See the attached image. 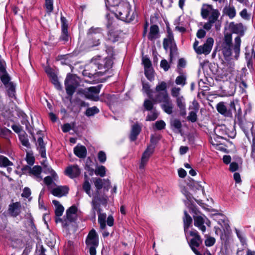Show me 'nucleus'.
<instances>
[{
    "instance_id": "obj_1",
    "label": "nucleus",
    "mask_w": 255,
    "mask_h": 255,
    "mask_svg": "<svg viewBox=\"0 0 255 255\" xmlns=\"http://www.w3.org/2000/svg\"><path fill=\"white\" fill-rule=\"evenodd\" d=\"M103 29L100 27H91L88 29L86 38L88 48H94L101 44V39L103 36Z\"/></svg>"
},
{
    "instance_id": "obj_2",
    "label": "nucleus",
    "mask_w": 255,
    "mask_h": 255,
    "mask_svg": "<svg viewBox=\"0 0 255 255\" xmlns=\"http://www.w3.org/2000/svg\"><path fill=\"white\" fill-rule=\"evenodd\" d=\"M214 132L216 136V140L219 138L227 140V137L233 138L236 134L234 130L230 131L225 125L217 126L214 129Z\"/></svg>"
},
{
    "instance_id": "obj_3",
    "label": "nucleus",
    "mask_w": 255,
    "mask_h": 255,
    "mask_svg": "<svg viewBox=\"0 0 255 255\" xmlns=\"http://www.w3.org/2000/svg\"><path fill=\"white\" fill-rule=\"evenodd\" d=\"M65 87L67 94L72 96L75 93L79 83L75 75L68 73L65 80Z\"/></svg>"
},
{
    "instance_id": "obj_4",
    "label": "nucleus",
    "mask_w": 255,
    "mask_h": 255,
    "mask_svg": "<svg viewBox=\"0 0 255 255\" xmlns=\"http://www.w3.org/2000/svg\"><path fill=\"white\" fill-rule=\"evenodd\" d=\"M113 63L112 57H106L103 60L91 63V67H96L99 70H104L97 73L98 76H103L112 68Z\"/></svg>"
},
{
    "instance_id": "obj_5",
    "label": "nucleus",
    "mask_w": 255,
    "mask_h": 255,
    "mask_svg": "<svg viewBox=\"0 0 255 255\" xmlns=\"http://www.w3.org/2000/svg\"><path fill=\"white\" fill-rule=\"evenodd\" d=\"M214 42V40L212 37H208L203 45L198 46L199 41L195 40L193 45V48L197 54H204L205 55H208L212 50Z\"/></svg>"
},
{
    "instance_id": "obj_6",
    "label": "nucleus",
    "mask_w": 255,
    "mask_h": 255,
    "mask_svg": "<svg viewBox=\"0 0 255 255\" xmlns=\"http://www.w3.org/2000/svg\"><path fill=\"white\" fill-rule=\"evenodd\" d=\"M112 22L109 19L106 25L107 27L109 29L107 33V40L113 43L118 42L121 39L122 31L117 29L115 28L111 27Z\"/></svg>"
},
{
    "instance_id": "obj_7",
    "label": "nucleus",
    "mask_w": 255,
    "mask_h": 255,
    "mask_svg": "<svg viewBox=\"0 0 255 255\" xmlns=\"http://www.w3.org/2000/svg\"><path fill=\"white\" fill-rule=\"evenodd\" d=\"M130 7L129 5H121L116 10L117 17L123 21L129 22L133 19L129 16Z\"/></svg>"
},
{
    "instance_id": "obj_8",
    "label": "nucleus",
    "mask_w": 255,
    "mask_h": 255,
    "mask_svg": "<svg viewBox=\"0 0 255 255\" xmlns=\"http://www.w3.org/2000/svg\"><path fill=\"white\" fill-rule=\"evenodd\" d=\"M77 54L76 52L65 55H59L56 59L58 61H60L62 65H65L71 67L72 65L76 64V60Z\"/></svg>"
},
{
    "instance_id": "obj_9",
    "label": "nucleus",
    "mask_w": 255,
    "mask_h": 255,
    "mask_svg": "<svg viewBox=\"0 0 255 255\" xmlns=\"http://www.w3.org/2000/svg\"><path fill=\"white\" fill-rule=\"evenodd\" d=\"M98 198H100V199L95 198V195L94 196L91 204L92 209L93 212V215L95 217L96 216L95 212L97 211L98 215L101 213L102 209L101 208L100 204L104 206H106L107 204V197L104 196H97Z\"/></svg>"
},
{
    "instance_id": "obj_10",
    "label": "nucleus",
    "mask_w": 255,
    "mask_h": 255,
    "mask_svg": "<svg viewBox=\"0 0 255 255\" xmlns=\"http://www.w3.org/2000/svg\"><path fill=\"white\" fill-rule=\"evenodd\" d=\"M246 114V112L243 115L242 109L240 107H239L237 112H235V119H234V124H238L240 128L245 132V124L246 121V119L245 117V115Z\"/></svg>"
},
{
    "instance_id": "obj_11",
    "label": "nucleus",
    "mask_w": 255,
    "mask_h": 255,
    "mask_svg": "<svg viewBox=\"0 0 255 255\" xmlns=\"http://www.w3.org/2000/svg\"><path fill=\"white\" fill-rule=\"evenodd\" d=\"M102 87V85L101 84L98 85L96 86L90 87L88 89V91L85 92L84 94L85 97L88 99L93 100L95 101H98L99 99V96H95L93 94H99Z\"/></svg>"
},
{
    "instance_id": "obj_12",
    "label": "nucleus",
    "mask_w": 255,
    "mask_h": 255,
    "mask_svg": "<svg viewBox=\"0 0 255 255\" xmlns=\"http://www.w3.org/2000/svg\"><path fill=\"white\" fill-rule=\"evenodd\" d=\"M85 243L87 246L99 245V237L95 229H92L89 232L85 241Z\"/></svg>"
},
{
    "instance_id": "obj_13",
    "label": "nucleus",
    "mask_w": 255,
    "mask_h": 255,
    "mask_svg": "<svg viewBox=\"0 0 255 255\" xmlns=\"http://www.w3.org/2000/svg\"><path fill=\"white\" fill-rule=\"evenodd\" d=\"M190 235L193 237V238L191 239L189 243L190 248L199 247L202 243V240L198 232L195 230L191 231L190 232Z\"/></svg>"
},
{
    "instance_id": "obj_14",
    "label": "nucleus",
    "mask_w": 255,
    "mask_h": 255,
    "mask_svg": "<svg viewBox=\"0 0 255 255\" xmlns=\"http://www.w3.org/2000/svg\"><path fill=\"white\" fill-rule=\"evenodd\" d=\"M21 203L16 202L11 203L8 206V211L10 216L15 218L21 213Z\"/></svg>"
},
{
    "instance_id": "obj_15",
    "label": "nucleus",
    "mask_w": 255,
    "mask_h": 255,
    "mask_svg": "<svg viewBox=\"0 0 255 255\" xmlns=\"http://www.w3.org/2000/svg\"><path fill=\"white\" fill-rule=\"evenodd\" d=\"M154 98H152L153 102L155 103H164L168 104L170 103V98L167 92H157Z\"/></svg>"
},
{
    "instance_id": "obj_16",
    "label": "nucleus",
    "mask_w": 255,
    "mask_h": 255,
    "mask_svg": "<svg viewBox=\"0 0 255 255\" xmlns=\"http://www.w3.org/2000/svg\"><path fill=\"white\" fill-rule=\"evenodd\" d=\"M65 174L71 178H74L78 177L80 174L81 171L78 165H74L72 166H68L65 170Z\"/></svg>"
},
{
    "instance_id": "obj_17",
    "label": "nucleus",
    "mask_w": 255,
    "mask_h": 255,
    "mask_svg": "<svg viewBox=\"0 0 255 255\" xmlns=\"http://www.w3.org/2000/svg\"><path fill=\"white\" fill-rule=\"evenodd\" d=\"M69 188L67 186H59L53 189L51 193L56 197H61L68 194Z\"/></svg>"
},
{
    "instance_id": "obj_18",
    "label": "nucleus",
    "mask_w": 255,
    "mask_h": 255,
    "mask_svg": "<svg viewBox=\"0 0 255 255\" xmlns=\"http://www.w3.org/2000/svg\"><path fill=\"white\" fill-rule=\"evenodd\" d=\"M229 28L234 33L239 34L241 36L244 35L245 29L242 23L235 24L234 22H231L229 24Z\"/></svg>"
},
{
    "instance_id": "obj_19",
    "label": "nucleus",
    "mask_w": 255,
    "mask_h": 255,
    "mask_svg": "<svg viewBox=\"0 0 255 255\" xmlns=\"http://www.w3.org/2000/svg\"><path fill=\"white\" fill-rule=\"evenodd\" d=\"M216 109L219 113L226 117L232 118L233 117L232 112H231L230 110H227V107L223 102L217 104Z\"/></svg>"
},
{
    "instance_id": "obj_20",
    "label": "nucleus",
    "mask_w": 255,
    "mask_h": 255,
    "mask_svg": "<svg viewBox=\"0 0 255 255\" xmlns=\"http://www.w3.org/2000/svg\"><path fill=\"white\" fill-rule=\"evenodd\" d=\"M159 37V28L157 25H151L150 27L149 32L147 35L148 39L153 41Z\"/></svg>"
},
{
    "instance_id": "obj_21",
    "label": "nucleus",
    "mask_w": 255,
    "mask_h": 255,
    "mask_svg": "<svg viewBox=\"0 0 255 255\" xmlns=\"http://www.w3.org/2000/svg\"><path fill=\"white\" fill-rule=\"evenodd\" d=\"M141 130V128L138 124L136 123L132 125L129 135L130 140L131 141H134L136 140Z\"/></svg>"
},
{
    "instance_id": "obj_22",
    "label": "nucleus",
    "mask_w": 255,
    "mask_h": 255,
    "mask_svg": "<svg viewBox=\"0 0 255 255\" xmlns=\"http://www.w3.org/2000/svg\"><path fill=\"white\" fill-rule=\"evenodd\" d=\"M149 148L150 147H147L142 154L140 163L139 166V169L144 168L145 165L148 161L150 156L153 153L151 152V150H150Z\"/></svg>"
},
{
    "instance_id": "obj_23",
    "label": "nucleus",
    "mask_w": 255,
    "mask_h": 255,
    "mask_svg": "<svg viewBox=\"0 0 255 255\" xmlns=\"http://www.w3.org/2000/svg\"><path fill=\"white\" fill-rule=\"evenodd\" d=\"M193 104L195 111L190 112L188 116L187 117V119L188 121L192 123H195L197 120V113L199 110V105L198 103L196 101H194L193 102Z\"/></svg>"
},
{
    "instance_id": "obj_24",
    "label": "nucleus",
    "mask_w": 255,
    "mask_h": 255,
    "mask_svg": "<svg viewBox=\"0 0 255 255\" xmlns=\"http://www.w3.org/2000/svg\"><path fill=\"white\" fill-rule=\"evenodd\" d=\"M74 153L79 158H84L87 155V150L85 146L77 145L74 148Z\"/></svg>"
},
{
    "instance_id": "obj_25",
    "label": "nucleus",
    "mask_w": 255,
    "mask_h": 255,
    "mask_svg": "<svg viewBox=\"0 0 255 255\" xmlns=\"http://www.w3.org/2000/svg\"><path fill=\"white\" fill-rule=\"evenodd\" d=\"M104 180L100 178H95L94 180V185L96 188L95 192V198L98 199L97 196H100V190L103 188ZM100 199V198H98Z\"/></svg>"
},
{
    "instance_id": "obj_26",
    "label": "nucleus",
    "mask_w": 255,
    "mask_h": 255,
    "mask_svg": "<svg viewBox=\"0 0 255 255\" xmlns=\"http://www.w3.org/2000/svg\"><path fill=\"white\" fill-rule=\"evenodd\" d=\"M43 135L39 136L37 139L38 149L42 158H46L45 143L43 141Z\"/></svg>"
},
{
    "instance_id": "obj_27",
    "label": "nucleus",
    "mask_w": 255,
    "mask_h": 255,
    "mask_svg": "<svg viewBox=\"0 0 255 255\" xmlns=\"http://www.w3.org/2000/svg\"><path fill=\"white\" fill-rule=\"evenodd\" d=\"M161 135H154L153 134L151 135L150 138V144L147 147H150L149 149L151 150V152L153 153L155 146L158 143V142L161 139Z\"/></svg>"
},
{
    "instance_id": "obj_28",
    "label": "nucleus",
    "mask_w": 255,
    "mask_h": 255,
    "mask_svg": "<svg viewBox=\"0 0 255 255\" xmlns=\"http://www.w3.org/2000/svg\"><path fill=\"white\" fill-rule=\"evenodd\" d=\"M71 36L68 31L61 30V34L59 37L58 41L62 44H66L70 41Z\"/></svg>"
},
{
    "instance_id": "obj_29",
    "label": "nucleus",
    "mask_w": 255,
    "mask_h": 255,
    "mask_svg": "<svg viewBox=\"0 0 255 255\" xmlns=\"http://www.w3.org/2000/svg\"><path fill=\"white\" fill-rule=\"evenodd\" d=\"M52 203L55 207V214L56 217H60L62 215L64 208L61 205L59 201L56 200L52 201Z\"/></svg>"
},
{
    "instance_id": "obj_30",
    "label": "nucleus",
    "mask_w": 255,
    "mask_h": 255,
    "mask_svg": "<svg viewBox=\"0 0 255 255\" xmlns=\"http://www.w3.org/2000/svg\"><path fill=\"white\" fill-rule=\"evenodd\" d=\"M241 43V39L240 36H238L235 39V44L233 47V50L235 53V58L236 59H237L239 56Z\"/></svg>"
},
{
    "instance_id": "obj_31",
    "label": "nucleus",
    "mask_w": 255,
    "mask_h": 255,
    "mask_svg": "<svg viewBox=\"0 0 255 255\" xmlns=\"http://www.w3.org/2000/svg\"><path fill=\"white\" fill-rule=\"evenodd\" d=\"M43 165V172L45 174H50L52 177L53 178L54 180H56L58 178V176L57 173L55 172V171L51 167V166H48L46 164H45V161H44L42 163Z\"/></svg>"
},
{
    "instance_id": "obj_32",
    "label": "nucleus",
    "mask_w": 255,
    "mask_h": 255,
    "mask_svg": "<svg viewBox=\"0 0 255 255\" xmlns=\"http://www.w3.org/2000/svg\"><path fill=\"white\" fill-rule=\"evenodd\" d=\"M18 136L19 139L23 146H24L28 148H30L31 147L27 135L25 131H23V133L19 134Z\"/></svg>"
},
{
    "instance_id": "obj_33",
    "label": "nucleus",
    "mask_w": 255,
    "mask_h": 255,
    "mask_svg": "<svg viewBox=\"0 0 255 255\" xmlns=\"http://www.w3.org/2000/svg\"><path fill=\"white\" fill-rule=\"evenodd\" d=\"M184 217L183 218L184 228L186 230L189 228L192 223V219L186 211H184Z\"/></svg>"
},
{
    "instance_id": "obj_34",
    "label": "nucleus",
    "mask_w": 255,
    "mask_h": 255,
    "mask_svg": "<svg viewBox=\"0 0 255 255\" xmlns=\"http://www.w3.org/2000/svg\"><path fill=\"white\" fill-rule=\"evenodd\" d=\"M223 12L224 14L228 16L230 19H233L235 17L236 14V9L234 6H226L223 9Z\"/></svg>"
},
{
    "instance_id": "obj_35",
    "label": "nucleus",
    "mask_w": 255,
    "mask_h": 255,
    "mask_svg": "<svg viewBox=\"0 0 255 255\" xmlns=\"http://www.w3.org/2000/svg\"><path fill=\"white\" fill-rule=\"evenodd\" d=\"M50 81L54 85L55 88L58 90H62V87L59 82L57 75L55 74L49 77Z\"/></svg>"
},
{
    "instance_id": "obj_36",
    "label": "nucleus",
    "mask_w": 255,
    "mask_h": 255,
    "mask_svg": "<svg viewBox=\"0 0 255 255\" xmlns=\"http://www.w3.org/2000/svg\"><path fill=\"white\" fill-rule=\"evenodd\" d=\"M12 165L13 163L10 161L7 157L3 155H0V167H6Z\"/></svg>"
},
{
    "instance_id": "obj_37",
    "label": "nucleus",
    "mask_w": 255,
    "mask_h": 255,
    "mask_svg": "<svg viewBox=\"0 0 255 255\" xmlns=\"http://www.w3.org/2000/svg\"><path fill=\"white\" fill-rule=\"evenodd\" d=\"M99 112V109L97 107L93 106L91 108H87L85 112V115L87 117H90L91 116H93L97 114H98Z\"/></svg>"
},
{
    "instance_id": "obj_38",
    "label": "nucleus",
    "mask_w": 255,
    "mask_h": 255,
    "mask_svg": "<svg viewBox=\"0 0 255 255\" xmlns=\"http://www.w3.org/2000/svg\"><path fill=\"white\" fill-rule=\"evenodd\" d=\"M151 99H152V98L151 97ZM156 103L153 102L152 100L145 99L144 101L143 106L145 110L151 111L153 109L154 104Z\"/></svg>"
},
{
    "instance_id": "obj_39",
    "label": "nucleus",
    "mask_w": 255,
    "mask_h": 255,
    "mask_svg": "<svg viewBox=\"0 0 255 255\" xmlns=\"http://www.w3.org/2000/svg\"><path fill=\"white\" fill-rule=\"evenodd\" d=\"M187 199L189 201L188 208L189 209V212L190 213H193L195 215H198V214L200 213L197 208V207L193 203V202L191 201V200L189 199L188 197Z\"/></svg>"
},
{
    "instance_id": "obj_40",
    "label": "nucleus",
    "mask_w": 255,
    "mask_h": 255,
    "mask_svg": "<svg viewBox=\"0 0 255 255\" xmlns=\"http://www.w3.org/2000/svg\"><path fill=\"white\" fill-rule=\"evenodd\" d=\"M1 73L2 74L0 76V80L5 86H6L10 82V77L6 70L5 72H1Z\"/></svg>"
},
{
    "instance_id": "obj_41",
    "label": "nucleus",
    "mask_w": 255,
    "mask_h": 255,
    "mask_svg": "<svg viewBox=\"0 0 255 255\" xmlns=\"http://www.w3.org/2000/svg\"><path fill=\"white\" fill-rule=\"evenodd\" d=\"M169 49H170V54H169L170 61L172 62L174 56L178 54V51H177L178 48H177L176 43H173L172 45H171L169 47Z\"/></svg>"
},
{
    "instance_id": "obj_42",
    "label": "nucleus",
    "mask_w": 255,
    "mask_h": 255,
    "mask_svg": "<svg viewBox=\"0 0 255 255\" xmlns=\"http://www.w3.org/2000/svg\"><path fill=\"white\" fill-rule=\"evenodd\" d=\"M106 214L105 213L100 214L98 215V222L100 225L101 229H104L106 228Z\"/></svg>"
},
{
    "instance_id": "obj_43",
    "label": "nucleus",
    "mask_w": 255,
    "mask_h": 255,
    "mask_svg": "<svg viewBox=\"0 0 255 255\" xmlns=\"http://www.w3.org/2000/svg\"><path fill=\"white\" fill-rule=\"evenodd\" d=\"M162 110L167 114H171L172 113L173 106L171 100L168 104L164 103L161 106Z\"/></svg>"
},
{
    "instance_id": "obj_44",
    "label": "nucleus",
    "mask_w": 255,
    "mask_h": 255,
    "mask_svg": "<svg viewBox=\"0 0 255 255\" xmlns=\"http://www.w3.org/2000/svg\"><path fill=\"white\" fill-rule=\"evenodd\" d=\"M46 13L50 14L53 10V0H45Z\"/></svg>"
},
{
    "instance_id": "obj_45",
    "label": "nucleus",
    "mask_w": 255,
    "mask_h": 255,
    "mask_svg": "<svg viewBox=\"0 0 255 255\" xmlns=\"http://www.w3.org/2000/svg\"><path fill=\"white\" fill-rule=\"evenodd\" d=\"M106 168L103 165L98 166L95 170V174L96 175H99L101 177H103L106 175Z\"/></svg>"
},
{
    "instance_id": "obj_46",
    "label": "nucleus",
    "mask_w": 255,
    "mask_h": 255,
    "mask_svg": "<svg viewBox=\"0 0 255 255\" xmlns=\"http://www.w3.org/2000/svg\"><path fill=\"white\" fill-rule=\"evenodd\" d=\"M223 46H232V36L231 33L225 34Z\"/></svg>"
},
{
    "instance_id": "obj_47",
    "label": "nucleus",
    "mask_w": 255,
    "mask_h": 255,
    "mask_svg": "<svg viewBox=\"0 0 255 255\" xmlns=\"http://www.w3.org/2000/svg\"><path fill=\"white\" fill-rule=\"evenodd\" d=\"M232 46H223L222 52L226 59L229 58L232 55Z\"/></svg>"
},
{
    "instance_id": "obj_48",
    "label": "nucleus",
    "mask_w": 255,
    "mask_h": 255,
    "mask_svg": "<svg viewBox=\"0 0 255 255\" xmlns=\"http://www.w3.org/2000/svg\"><path fill=\"white\" fill-rule=\"evenodd\" d=\"M219 15V12L217 9L213 10L209 17V21H210V23H215L218 18Z\"/></svg>"
},
{
    "instance_id": "obj_49",
    "label": "nucleus",
    "mask_w": 255,
    "mask_h": 255,
    "mask_svg": "<svg viewBox=\"0 0 255 255\" xmlns=\"http://www.w3.org/2000/svg\"><path fill=\"white\" fill-rule=\"evenodd\" d=\"M42 172V168L39 165H35L30 169V174L34 176L39 177L41 173Z\"/></svg>"
},
{
    "instance_id": "obj_50",
    "label": "nucleus",
    "mask_w": 255,
    "mask_h": 255,
    "mask_svg": "<svg viewBox=\"0 0 255 255\" xmlns=\"http://www.w3.org/2000/svg\"><path fill=\"white\" fill-rule=\"evenodd\" d=\"M153 70L152 67L148 69H144V74L146 78L150 81L154 79Z\"/></svg>"
},
{
    "instance_id": "obj_51",
    "label": "nucleus",
    "mask_w": 255,
    "mask_h": 255,
    "mask_svg": "<svg viewBox=\"0 0 255 255\" xmlns=\"http://www.w3.org/2000/svg\"><path fill=\"white\" fill-rule=\"evenodd\" d=\"M186 61L183 58H179L177 64V70L179 74H182V68H184L186 67Z\"/></svg>"
},
{
    "instance_id": "obj_52",
    "label": "nucleus",
    "mask_w": 255,
    "mask_h": 255,
    "mask_svg": "<svg viewBox=\"0 0 255 255\" xmlns=\"http://www.w3.org/2000/svg\"><path fill=\"white\" fill-rule=\"evenodd\" d=\"M60 20L61 23V30L68 31V23L65 17L61 13Z\"/></svg>"
},
{
    "instance_id": "obj_53",
    "label": "nucleus",
    "mask_w": 255,
    "mask_h": 255,
    "mask_svg": "<svg viewBox=\"0 0 255 255\" xmlns=\"http://www.w3.org/2000/svg\"><path fill=\"white\" fill-rule=\"evenodd\" d=\"M83 190L86 192V193L89 196L91 197V185L89 182H84L82 185Z\"/></svg>"
},
{
    "instance_id": "obj_54",
    "label": "nucleus",
    "mask_w": 255,
    "mask_h": 255,
    "mask_svg": "<svg viewBox=\"0 0 255 255\" xmlns=\"http://www.w3.org/2000/svg\"><path fill=\"white\" fill-rule=\"evenodd\" d=\"M92 162L90 157H88L87 159V161L85 166V169L89 172V174L90 176H92L95 173V170L93 168L91 167L90 163Z\"/></svg>"
},
{
    "instance_id": "obj_55",
    "label": "nucleus",
    "mask_w": 255,
    "mask_h": 255,
    "mask_svg": "<svg viewBox=\"0 0 255 255\" xmlns=\"http://www.w3.org/2000/svg\"><path fill=\"white\" fill-rule=\"evenodd\" d=\"M142 89L148 95V97L151 99L152 97V90L150 89V85L148 83L142 82Z\"/></svg>"
},
{
    "instance_id": "obj_56",
    "label": "nucleus",
    "mask_w": 255,
    "mask_h": 255,
    "mask_svg": "<svg viewBox=\"0 0 255 255\" xmlns=\"http://www.w3.org/2000/svg\"><path fill=\"white\" fill-rule=\"evenodd\" d=\"M167 84L166 82L162 81L155 87L156 92H167Z\"/></svg>"
},
{
    "instance_id": "obj_57",
    "label": "nucleus",
    "mask_w": 255,
    "mask_h": 255,
    "mask_svg": "<svg viewBox=\"0 0 255 255\" xmlns=\"http://www.w3.org/2000/svg\"><path fill=\"white\" fill-rule=\"evenodd\" d=\"M186 77L183 75L177 76L175 79V83L177 85L184 86L186 84Z\"/></svg>"
},
{
    "instance_id": "obj_58",
    "label": "nucleus",
    "mask_w": 255,
    "mask_h": 255,
    "mask_svg": "<svg viewBox=\"0 0 255 255\" xmlns=\"http://www.w3.org/2000/svg\"><path fill=\"white\" fill-rule=\"evenodd\" d=\"M193 218L194 220V224L195 226L198 227H199L200 226H202V224H204V220L201 216H197L194 215Z\"/></svg>"
},
{
    "instance_id": "obj_59",
    "label": "nucleus",
    "mask_w": 255,
    "mask_h": 255,
    "mask_svg": "<svg viewBox=\"0 0 255 255\" xmlns=\"http://www.w3.org/2000/svg\"><path fill=\"white\" fill-rule=\"evenodd\" d=\"M171 126L179 131H181L182 124L179 120L176 119L173 120L171 122Z\"/></svg>"
},
{
    "instance_id": "obj_60",
    "label": "nucleus",
    "mask_w": 255,
    "mask_h": 255,
    "mask_svg": "<svg viewBox=\"0 0 255 255\" xmlns=\"http://www.w3.org/2000/svg\"><path fill=\"white\" fill-rule=\"evenodd\" d=\"M8 85V89L7 92L8 96L10 97H13L14 96V93L15 92V88L12 82H10Z\"/></svg>"
},
{
    "instance_id": "obj_61",
    "label": "nucleus",
    "mask_w": 255,
    "mask_h": 255,
    "mask_svg": "<svg viewBox=\"0 0 255 255\" xmlns=\"http://www.w3.org/2000/svg\"><path fill=\"white\" fill-rule=\"evenodd\" d=\"M158 113L156 110L151 112V114H148L146 118V121H154L158 118Z\"/></svg>"
},
{
    "instance_id": "obj_62",
    "label": "nucleus",
    "mask_w": 255,
    "mask_h": 255,
    "mask_svg": "<svg viewBox=\"0 0 255 255\" xmlns=\"http://www.w3.org/2000/svg\"><path fill=\"white\" fill-rule=\"evenodd\" d=\"M142 63L144 69H148L152 67V63L149 58L144 57L142 58Z\"/></svg>"
},
{
    "instance_id": "obj_63",
    "label": "nucleus",
    "mask_w": 255,
    "mask_h": 255,
    "mask_svg": "<svg viewBox=\"0 0 255 255\" xmlns=\"http://www.w3.org/2000/svg\"><path fill=\"white\" fill-rule=\"evenodd\" d=\"M26 161L27 164L29 165H33L35 162V158L32 155V154H30L29 153L27 152L26 156Z\"/></svg>"
},
{
    "instance_id": "obj_64",
    "label": "nucleus",
    "mask_w": 255,
    "mask_h": 255,
    "mask_svg": "<svg viewBox=\"0 0 255 255\" xmlns=\"http://www.w3.org/2000/svg\"><path fill=\"white\" fill-rule=\"evenodd\" d=\"M252 135L253 136V143L251 146L252 151L251 156L254 158H255V133L252 131Z\"/></svg>"
}]
</instances>
